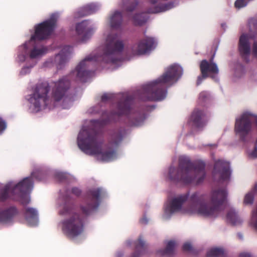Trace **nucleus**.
<instances>
[{
	"mask_svg": "<svg viewBox=\"0 0 257 257\" xmlns=\"http://www.w3.org/2000/svg\"><path fill=\"white\" fill-rule=\"evenodd\" d=\"M57 21V16L52 15L50 19L36 26L35 34L31 37L30 42L47 39L54 31Z\"/></svg>",
	"mask_w": 257,
	"mask_h": 257,
	"instance_id": "10",
	"label": "nucleus"
},
{
	"mask_svg": "<svg viewBox=\"0 0 257 257\" xmlns=\"http://www.w3.org/2000/svg\"><path fill=\"white\" fill-rule=\"evenodd\" d=\"M140 222L142 224H146L148 222V220L146 217H144L140 220Z\"/></svg>",
	"mask_w": 257,
	"mask_h": 257,
	"instance_id": "46",
	"label": "nucleus"
},
{
	"mask_svg": "<svg viewBox=\"0 0 257 257\" xmlns=\"http://www.w3.org/2000/svg\"><path fill=\"white\" fill-rule=\"evenodd\" d=\"M122 21V14L118 11H115L110 18V23L111 27L113 29H118L121 25Z\"/></svg>",
	"mask_w": 257,
	"mask_h": 257,
	"instance_id": "25",
	"label": "nucleus"
},
{
	"mask_svg": "<svg viewBox=\"0 0 257 257\" xmlns=\"http://www.w3.org/2000/svg\"><path fill=\"white\" fill-rule=\"evenodd\" d=\"M226 198L227 192L224 189L212 190L210 197V203L208 204L206 194L194 192L189 198L188 211L191 213H197L205 217H216L221 211V206Z\"/></svg>",
	"mask_w": 257,
	"mask_h": 257,
	"instance_id": "2",
	"label": "nucleus"
},
{
	"mask_svg": "<svg viewBox=\"0 0 257 257\" xmlns=\"http://www.w3.org/2000/svg\"><path fill=\"white\" fill-rule=\"evenodd\" d=\"M25 216L26 220L31 225H35L38 219V213L37 210L33 208L26 209Z\"/></svg>",
	"mask_w": 257,
	"mask_h": 257,
	"instance_id": "24",
	"label": "nucleus"
},
{
	"mask_svg": "<svg viewBox=\"0 0 257 257\" xmlns=\"http://www.w3.org/2000/svg\"><path fill=\"white\" fill-rule=\"evenodd\" d=\"M255 19H251V20H250L249 21V24L250 25H254V29H256L257 28V27L255 25Z\"/></svg>",
	"mask_w": 257,
	"mask_h": 257,
	"instance_id": "47",
	"label": "nucleus"
},
{
	"mask_svg": "<svg viewBox=\"0 0 257 257\" xmlns=\"http://www.w3.org/2000/svg\"><path fill=\"white\" fill-rule=\"evenodd\" d=\"M237 236H238V238H239V239H242V234H241V233H238L237 234Z\"/></svg>",
	"mask_w": 257,
	"mask_h": 257,
	"instance_id": "48",
	"label": "nucleus"
},
{
	"mask_svg": "<svg viewBox=\"0 0 257 257\" xmlns=\"http://www.w3.org/2000/svg\"><path fill=\"white\" fill-rule=\"evenodd\" d=\"M253 122L257 126V116L248 112L243 113L239 118L236 119L234 131L241 141L245 140L251 130V124ZM250 156L253 158H257V140Z\"/></svg>",
	"mask_w": 257,
	"mask_h": 257,
	"instance_id": "9",
	"label": "nucleus"
},
{
	"mask_svg": "<svg viewBox=\"0 0 257 257\" xmlns=\"http://www.w3.org/2000/svg\"><path fill=\"white\" fill-rule=\"evenodd\" d=\"M219 174V180H226L229 178L230 172L228 162L218 160L215 162L213 175L214 177Z\"/></svg>",
	"mask_w": 257,
	"mask_h": 257,
	"instance_id": "16",
	"label": "nucleus"
},
{
	"mask_svg": "<svg viewBox=\"0 0 257 257\" xmlns=\"http://www.w3.org/2000/svg\"><path fill=\"white\" fill-rule=\"evenodd\" d=\"M102 143L98 140V136L95 132L90 133L84 130L81 131L78 136V146L84 153L90 155H97L98 159L104 162L114 160L116 158V151L109 148L102 152Z\"/></svg>",
	"mask_w": 257,
	"mask_h": 257,
	"instance_id": "5",
	"label": "nucleus"
},
{
	"mask_svg": "<svg viewBox=\"0 0 257 257\" xmlns=\"http://www.w3.org/2000/svg\"><path fill=\"white\" fill-rule=\"evenodd\" d=\"M112 95L110 94L104 93L101 96V101L102 102H105L108 100L111 99Z\"/></svg>",
	"mask_w": 257,
	"mask_h": 257,
	"instance_id": "39",
	"label": "nucleus"
},
{
	"mask_svg": "<svg viewBox=\"0 0 257 257\" xmlns=\"http://www.w3.org/2000/svg\"><path fill=\"white\" fill-rule=\"evenodd\" d=\"M254 191L257 192V183L254 186Z\"/></svg>",
	"mask_w": 257,
	"mask_h": 257,
	"instance_id": "50",
	"label": "nucleus"
},
{
	"mask_svg": "<svg viewBox=\"0 0 257 257\" xmlns=\"http://www.w3.org/2000/svg\"><path fill=\"white\" fill-rule=\"evenodd\" d=\"M156 41L153 38L145 37L141 40L138 44L134 45L132 49L134 55H144L152 50L156 47Z\"/></svg>",
	"mask_w": 257,
	"mask_h": 257,
	"instance_id": "14",
	"label": "nucleus"
},
{
	"mask_svg": "<svg viewBox=\"0 0 257 257\" xmlns=\"http://www.w3.org/2000/svg\"><path fill=\"white\" fill-rule=\"evenodd\" d=\"M70 87V81L68 76L63 77L54 82L52 88V97L56 101L61 100L67 94Z\"/></svg>",
	"mask_w": 257,
	"mask_h": 257,
	"instance_id": "13",
	"label": "nucleus"
},
{
	"mask_svg": "<svg viewBox=\"0 0 257 257\" xmlns=\"http://www.w3.org/2000/svg\"><path fill=\"white\" fill-rule=\"evenodd\" d=\"M253 199L254 196L252 192H249L245 195L243 203L246 205L251 204L253 203Z\"/></svg>",
	"mask_w": 257,
	"mask_h": 257,
	"instance_id": "34",
	"label": "nucleus"
},
{
	"mask_svg": "<svg viewBox=\"0 0 257 257\" xmlns=\"http://www.w3.org/2000/svg\"><path fill=\"white\" fill-rule=\"evenodd\" d=\"M33 188V181L31 177H26L13 186L11 182L7 184L0 189V201L4 202L8 199L17 200L23 205L30 202L28 194Z\"/></svg>",
	"mask_w": 257,
	"mask_h": 257,
	"instance_id": "6",
	"label": "nucleus"
},
{
	"mask_svg": "<svg viewBox=\"0 0 257 257\" xmlns=\"http://www.w3.org/2000/svg\"><path fill=\"white\" fill-rule=\"evenodd\" d=\"M61 215H72L63 222V229L67 235L70 237H74L80 235L83 231V218L78 213H73V205L65 204L60 211Z\"/></svg>",
	"mask_w": 257,
	"mask_h": 257,
	"instance_id": "7",
	"label": "nucleus"
},
{
	"mask_svg": "<svg viewBox=\"0 0 257 257\" xmlns=\"http://www.w3.org/2000/svg\"><path fill=\"white\" fill-rule=\"evenodd\" d=\"M123 139V134L120 130L114 131L111 134L108 140V145L117 148Z\"/></svg>",
	"mask_w": 257,
	"mask_h": 257,
	"instance_id": "23",
	"label": "nucleus"
},
{
	"mask_svg": "<svg viewBox=\"0 0 257 257\" xmlns=\"http://www.w3.org/2000/svg\"><path fill=\"white\" fill-rule=\"evenodd\" d=\"M55 176L60 181H62L66 179V175L62 173H58L56 174Z\"/></svg>",
	"mask_w": 257,
	"mask_h": 257,
	"instance_id": "41",
	"label": "nucleus"
},
{
	"mask_svg": "<svg viewBox=\"0 0 257 257\" xmlns=\"http://www.w3.org/2000/svg\"><path fill=\"white\" fill-rule=\"evenodd\" d=\"M71 193L76 196H79L81 194V191L77 187H73L71 189Z\"/></svg>",
	"mask_w": 257,
	"mask_h": 257,
	"instance_id": "40",
	"label": "nucleus"
},
{
	"mask_svg": "<svg viewBox=\"0 0 257 257\" xmlns=\"http://www.w3.org/2000/svg\"><path fill=\"white\" fill-rule=\"evenodd\" d=\"M137 5H138V2H134L132 3H131V5L126 8V11L130 12H133L135 9V8L137 6Z\"/></svg>",
	"mask_w": 257,
	"mask_h": 257,
	"instance_id": "38",
	"label": "nucleus"
},
{
	"mask_svg": "<svg viewBox=\"0 0 257 257\" xmlns=\"http://www.w3.org/2000/svg\"><path fill=\"white\" fill-rule=\"evenodd\" d=\"M207 77H203V74H201V75H200L198 77L197 82H196V85L197 86L199 85L203 80V79L206 78Z\"/></svg>",
	"mask_w": 257,
	"mask_h": 257,
	"instance_id": "43",
	"label": "nucleus"
},
{
	"mask_svg": "<svg viewBox=\"0 0 257 257\" xmlns=\"http://www.w3.org/2000/svg\"><path fill=\"white\" fill-rule=\"evenodd\" d=\"M252 54L254 57L257 58V41L254 42L253 44Z\"/></svg>",
	"mask_w": 257,
	"mask_h": 257,
	"instance_id": "42",
	"label": "nucleus"
},
{
	"mask_svg": "<svg viewBox=\"0 0 257 257\" xmlns=\"http://www.w3.org/2000/svg\"><path fill=\"white\" fill-rule=\"evenodd\" d=\"M212 60L213 58L210 60L209 62L206 60H202L200 64V70L203 77H210L215 79L216 75L218 74L219 70L217 65L213 62Z\"/></svg>",
	"mask_w": 257,
	"mask_h": 257,
	"instance_id": "15",
	"label": "nucleus"
},
{
	"mask_svg": "<svg viewBox=\"0 0 257 257\" xmlns=\"http://www.w3.org/2000/svg\"><path fill=\"white\" fill-rule=\"evenodd\" d=\"M209 94L206 91H202L199 94V100L200 102H205L209 100Z\"/></svg>",
	"mask_w": 257,
	"mask_h": 257,
	"instance_id": "36",
	"label": "nucleus"
},
{
	"mask_svg": "<svg viewBox=\"0 0 257 257\" xmlns=\"http://www.w3.org/2000/svg\"><path fill=\"white\" fill-rule=\"evenodd\" d=\"M48 51V49L44 46L40 48L34 47L30 52V57L31 58H36L38 56H42L46 54Z\"/></svg>",
	"mask_w": 257,
	"mask_h": 257,
	"instance_id": "31",
	"label": "nucleus"
},
{
	"mask_svg": "<svg viewBox=\"0 0 257 257\" xmlns=\"http://www.w3.org/2000/svg\"><path fill=\"white\" fill-rule=\"evenodd\" d=\"M182 71V68L178 65L170 66L158 79L143 86L140 98L143 101L164 99L167 95V88L177 81Z\"/></svg>",
	"mask_w": 257,
	"mask_h": 257,
	"instance_id": "3",
	"label": "nucleus"
},
{
	"mask_svg": "<svg viewBox=\"0 0 257 257\" xmlns=\"http://www.w3.org/2000/svg\"><path fill=\"white\" fill-rule=\"evenodd\" d=\"M135 244L136 250L133 254L132 257H140L146 250L145 242L141 237H139Z\"/></svg>",
	"mask_w": 257,
	"mask_h": 257,
	"instance_id": "28",
	"label": "nucleus"
},
{
	"mask_svg": "<svg viewBox=\"0 0 257 257\" xmlns=\"http://www.w3.org/2000/svg\"><path fill=\"white\" fill-rule=\"evenodd\" d=\"M191 120L196 127H203L208 121L207 113L203 110L195 109L192 113Z\"/></svg>",
	"mask_w": 257,
	"mask_h": 257,
	"instance_id": "18",
	"label": "nucleus"
},
{
	"mask_svg": "<svg viewBox=\"0 0 257 257\" xmlns=\"http://www.w3.org/2000/svg\"><path fill=\"white\" fill-rule=\"evenodd\" d=\"M238 49L241 57L246 62H248V56L250 53V46L248 37L245 34L241 35L239 38Z\"/></svg>",
	"mask_w": 257,
	"mask_h": 257,
	"instance_id": "20",
	"label": "nucleus"
},
{
	"mask_svg": "<svg viewBox=\"0 0 257 257\" xmlns=\"http://www.w3.org/2000/svg\"><path fill=\"white\" fill-rule=\"evenodd\" d=\"M49 91L50 86L47 81L39 82L33 87V93L30 95L28 100L34 111L38 112L49 104Z\"/></svg>",
	"mask_w": 257,
	"mask_h": 257,
	"instance_id": "8",
	"label": "nucleus"
},
{
	"mask_svg": "<svg viewBox=\"0 0 257 257\" xmlns=\"http://www.w3.org/2000/svg\"><path fill=\"white\" fill-rule=\"evenodd\" d=\"M176 244V243L175 241L170 240L167 242L166 248L159 250L158 253L162 255H172L174 254Z\"/></svg>",
	"mask_w": 257,
	"mask_h": 257,
	"instance_id": "27",
	"label": "nucleus"
},
{
	"mask_svg": "<svg viewBox=\"0 0 257 257\" xmlns=\"http://www.w3.org/2000/svg\"><path fill=\"white\" fill-rule=\"evenodd\" d=\"M148 17L145 13L136 14L133 17V21L136 26H142L147 21Z\"/></svg>",
	"mask_w": 257,
	"mask_h": 257,
	"instance_id": "30",
	"label": "nucleus"
},
{
	"mask_svg": "<svg viewBox=\"0 0 257 257\" xmlns=\"http://www.w3.org/2000/svg\"><path fill=\"white\" fill-rule=\"evenodd\" d=\"M253 226L255 227L256 229H257V220L255 221V222L253 224Z\"/></svg>",
	"mask_w": 257,
	"mask_h": 257,
	"instance_id": "49",
	"label": "nucleus"
},
{
	"mask_svg": "<svg viewBox=\"0 0 257 257\" xmlns=\"http://www.w3.org/2000/svg\"><path fill=\"white\" fill-rule=\"evenodd\" d=\"M206 255L207 257H223L224 251L221 248H213L208 251Z\"/></svg>",
	"mask_w": 257,
	"mask_h": 257,
	"instance_id": "33",
	"label": "nucleus"
},
{
	"mask_svg": "<svg viewBox=\"0 0 257 257\" xmlns=\"http://www.w3.org/2000/svg\"><path fill=\"white\" fill-rule=\"evenodd\" d=\"M227 220L233 225H237L241 222V220L234 209H231L226 215Z\"/></svg>",
	"mask_w": 257,
	"mask_h": 257,
	"instance_id": "29",
	"label": "nucleus"
},
{
	"mask_svg": "<svg viewBox=\"0 0 257 257\" xmlns=\"http://www.w3.org/2000/svg\"><path fill=\"white\" fill-rule=\"evenodd\" d=\"M239 257H252L251 254L248 252H242L239 255Z\"/></svg>",
	"mask_w": 257,
	"mask_h": 257,
	"instance_id": "45",
	"label": "nucleus"
},
{
	"mask_svg": "<svg viewBox=\"0 0 257 257\" xmlns=\"http://www.w3.org/2000/svg\"><path fill=\"white\" fill-rule=\"evenodd\" d=\"M133 101L132 96H124L117 103V111H111L109 116L105 119H97L93 121L100 125H104L109 123L111 117L117 115L120 116L123 115H128L131 110V105Z\"/></svg>",
	"mask_w": 257,
	"mask_h": 257,
	"instance_id": "11",
	"label": "nucleus"
},
{
	"mask_svg": "<svg viewBox=\"0 0 257 257\" xmlns=\"http://www.w3.org/2000/svg\"><path fill=\"white\" fill-rule=\"evenodd\" d=\"M205 165L203 162L194 163L185 156L179 159L178 168L171 166L169 170V178L172 181L189 184L194 182L196 184L201 183L206 176Z\"/></svg>",
	"mask_w": 257,
	"mask_h": 257,
	"instance_id": "4",
	"label": "nucleus"
},
{
	"mask_svg": "<svg viewBox=\"0 0 257 257\" xmlns=\"http://www.w3.org/2000/svg\"><path fill=\"white\" fill-rule=\"evenodd\" d=\"M182 249L184 251H188L193 253H195V250L193 249L192 245L189 242L184 243L183 245Z\"/></svg>",
	"mask_w": 257,
	"mask_h": 257,
	"instance_id": "37",
	"label": "nucleus"
},
{
	"mask_svg": "<svg viewBox=\"0 0 257 257\" xmlns=\"http://www.w3.org/2000/svg\"><path fill=\"white\" fill-rule=\"evenodd\" d=\"M18 214V210L15 206H11L4 210L0 209V223L11 222Z\"/></svg>",
	"mask_w": 257,
	"mask_h": 257,
	"instance_id": "21",
	"label": "nucleus"
},
{
	"mask_svg": "<svg viewBox=\"0 0 257 257\" xmlns=\"http://www.w3.org/2000/svg\"><path fill=\"white\" fill-rule=\"evenodd\" d=\"M98 10V7L94 4H90L81 8L78 11L79 15L81 17L92 14Z\"/></svg>",
	"mask_w": 257,
	"mask_h": 257,
	"instance_id": "26",
	"label": "nucleus"
},
{
	"mask_svg": "<svg viewBox=\"0 0 257 257\" xmlns=\"http://www.w3.org/2000/svg\"><path fill=\"white\" fill-rule=\"evenodd\" d=\"M135 117L131 118L128 117L129 123L131 126H139L142 124L144 119V114L140 113H136L135 114Z\"/></svg>",
	"mask_w": 257,
	"mask_h": 257,
	"instance_id": "32",
	"label": "nucleus"
},
{
	"mask_svg": "<svg viewBox=\"0 0 257 257\" xmlns=\"http://www.w3.org/2000/svg\"><path fill=\"white\" fill-rule=\"evenodd\" d=\"M189 193L181 195L174 198L169 206V211L173 213L180 211L183 204L188 199Z\"/></svg>",
	"mask_w": 257,
	"mask_h": 257,
	"instance_id": "22",
	"label": "nucleus"
},
{
	"mask_svg": "<svg viewBox=\"0 0 257 257\" xmlns=\"http://www.w3.org/2000/svg\"><path fill=\"white\" fill-rule=\"evenodd\" d=\"M88 21H83L76 25V32L78 38L82 42L88 39L92 34V29L89 26Z\"/></svg>",
	"mask_w": 257,
	"mask_h": 257,
	"instance_id": "17",
	"label": "nucleus"
},
{
	"mask_svg": "<svg viewBox=\"0 0 257 257\" xmlns=\"http://www.w3.org/2000/svg\"><path fill=\"white\" fill-rule=\"evenodd\" d=\"M103 191L101 188H97L90 190L87 194L86 198L84 201L85 204L80 205L82 213L87 216L94 210L98 207L100 199L103 195Z\"/></svg>",
	"mask_w": 257,
	"mask_h": 257,
	"instance_id": "12",
	"label": "nucleus"
},
{
	"mask_svg": "<svg viewBox=\"0 0 257 257\" xmlns=\"http://www.w3.org/2000/svg\"><path fill=\"white\" fill-rule=\"evenodd\" d=\"M72 50V47L70 46H65L61 50L60 52L56 55L54 63L58 69L65 64L69 59V56Z\"/></svg>",
	"mask_w": 257,
	"mask_h": 257,
	"instance_id": "19",
	"label": "nucleus"
},
{
	"mask_svg": "<svg viewBox=\"0 0 257 257\" xmlns=\"http://www.w3.org/2000/svg\"><path fill=\"white\" fill-rule=\"evenodd\" d=\"M124 44L118 38L116 34L109 35L103 52L96 54H90L81 61L71 75H76V79L81 82H85L93 70L89 69L93 63L115 64L120 61V53L122 51Z\"/></svg>",
	"mask_w": 257,
	"mask_h": 257,
	"instance_id": "1",
	"label": "nucleus"
},
{
	"mask_svg": "<svg viewBox=\"0 0 257 257\" xmlns=\"http://www.w3.org/2000/svg\"><path fill=\"white\" fill-rule=\"evenodd\" d=\"M6 127V124L5 121H0V132H3Z\"/></svg>",
	"mask_w": 257,
	"mask_h": 257,
	"instance_id": "44",
	"label": "nucleus"
},
{
	"mask_svg": "<svg viewBox=\"0 0 257 257\" xmlns=\"http://www.w3.org/2000/svg\"><path fill=\"white\" fill-rule=\"evenodd\" d=\"M249 0H236L234 3V6L235 8L240 9L245 7Z\"/></svg>",
	"mask_w": 257,
	"mask_h": 257,
	"instance_id": "35",
	"label": "nucleus"
}]
</instances>
